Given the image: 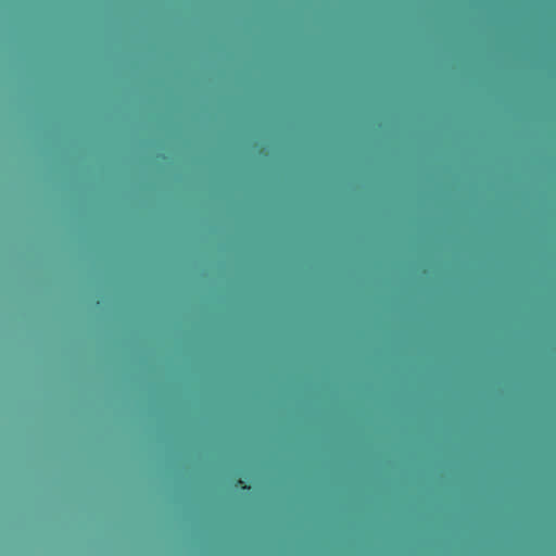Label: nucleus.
I'll list each match as a JSON object with an SVG mask.
<instances>
[{"label":"nucleus","instance_id":"nucleus-1","mask_svg":"<svg viewBox=\"0 0 556 556\" xmlns=\"http://www.w3.org/2000/svg\"><path fill=\"white\" fill-rule=\"evenodd\" d=\"M242 489H243V490H250V485L243 484V485H242Z\"/></svg>","mask_w":556,"mask_h":556}]
</instances>
